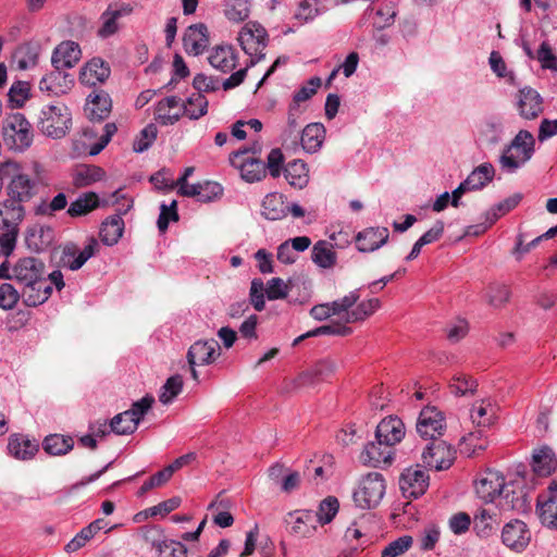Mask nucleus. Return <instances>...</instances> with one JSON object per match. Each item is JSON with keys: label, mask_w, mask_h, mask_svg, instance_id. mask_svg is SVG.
Instances as JSON below:
<instances>
[{"label": "nucleus", "mask_w": 557, "mask_h": 557, "mask_svg": "<svg viewBox=\"0 0 557 557\" xmlns=\"http://www.w3.org/2000/svg\"><path fill=\"white\" fill-rule=\"evenodd\" d=\"M41 166L34 163L33 178L25 169L15 161H7L0 164V178L8 181L9 197L20 202H27L38 194Z\"/></svg>", "instance_id": "nucleus-1"}, {"label": "nucleus", "mask_w": 557, "mask_h": 557, "mask_svg": "<svg viewBox=\"0 0 557 557\" xmlns=\"http://www.w3.org/2000/svg\"><path fill=\"white\" fill-rule=\"evenodd\" d=\"M535 152V138L531 132L521 129L507 144L498 158L500 170L507 174H513L523 168Z\"/></svg>", "instance_id": "nucleus-2"}, {"label": "nucleus", "mask_w": 557, "mask_h": 557, "mask_svg": "<svg viewBox=\"0 0 557 557\" xmlns=\"http://www.w3.org/2000/svg\"><path fill=\"white\" fill-rule=\"evenodd\" d=\"M72 116L69 108L62 102L46 104L38 116V127L52 138H62L70 129Z\"/></svg>", "instance_id": "nucleus-3"}, {"label": "nucleus", "mask_w": 557, "mask_h": 557, "mask_svg": "<svg viewBox=\"0 0 557 557\" xmlns=\"http://www.w3.org/2000/svg\"><path fill=\"white\" fill-rule=\"evenodd\" d=\"M238 42L244 52L251 58L248 66H253L265 57L263 50L268 46V33L261 24L249 22L240 29Z\"/></svg>", "instance_id": "nucleus-4"}, {"label": "nucleus", "mask_w": 557, "mask_h": 557, "mask_svg": "<svg viewBox=\"0 0 557 557\" xmlns=\"http://www.w3.org/2000/svg\"><path fill=\"white\" fill-rule=\"evenodd\" d=\"M3 140L8 147L20 152L32 145V126L23 114H12L4 121Z\"/></svg>", "instance_id": "nucleus-5"}, {"label": "nucleus", "mask_w": 557, "mask_h": 557, "mask_svg": "<svg viewBox=\"0 0 557 557\" xmlns=\"http://www.w3.org/2000/svg\"><path fill=\"white\" fill-rule=\"evenodd\" d=\"M385 493V481L381 473L370 472L363 476L354 492V502L362 509H370L380 504Z\"/></svg>", "instance_id": "nucleus-6"}, {"label": "nucleus", "mask_w": 557, "mask_h": 557, "mask_svg": "<svg viewBox=\"0 0 557 557\" xmlns=\"http://www.w3.org/2000/svg\"><path fill=\"white\" fill-rule=\"evenodd\" d=\"M507 482L502 472L487 469L482 472L475 481V493L478 497L488 504L496 498L500 499Z\"/></svg>", "instance_id": "nucleus-7"}, {"label": "nucleus", "mask_w": 557, "mask_h": 557, "mask_svg": "<svg viewBox=\"0 0 557 557\" xmlns=\"http://www.w3.org/2000/svg\"><path fill=\"white\" fill-rule=\"evenodd\" d=\"M12 276L22 286L36 283L46 276V265L35 257L20 258L12 267Z\"/></svg>", "instance_id": "nucleus-8"}, {"label": "nucleus", "mask_w": 557, "mask_h": 557, "mask_svg": "<svg viewBox=\"0 0 557 557\" xmlns=\"http://www.w3.org/2000/svg\"><path fill=\"white\" fill-rule=\"evenodd\" d=\"M162 530L151 527L145 531L144 539L159 553V557H186V546L174 540L162 539Z\"/></svg>", "instance_id": "nucleus-9"}, {"label": "nucleus", "mask_w": 557, "mask_h": 557, "mask_svg": "<svg viewBox=\"0 0 557 557\" xmlns=\"http://www.w3.org/2000/svg\"><path fill=\"white\" fill-rule=\"evenodd\" d=\"M445 421L443 413L435 407H426L421 410L418 422L417 432L424 440H438L443 435Z\"/></svg>", "instance_id": "nucleus-10"}, {"label": "nucleus", "mask_w": 557, "mask_h": 557, "mask_svg": "<svg viewBox=\"0 0 557 557\" xmlns=\"http://www.w3.org/2000/svg\"><path fill=\"white\" fill-rule=\"evenodd\" d=\"M422 461L429 468L445 470L453 463V451L444 441H431L422 451Z\"/></svg>", "instance_id": "nucleus-11"}, {"label": "nucleus", "mask_w": 557, "mask_h": 557, "mask_svg": "<svg viewBox=\"0 0 557 557\" xmlns=\"http://www.w3.org/2000/svg\"><path fill=\"white\" fill-rule=\"evenodd\" d=\"M429 486V475L419 468L406 469L399 478V488L407 498H418Z\"/></svg>", "instance_id": "nucleus-12"}, {"label": "nucleus", "mask_w": 557, "mask_h": 557, "mask_svg": "<svg viewBox=\"0 0 557 557\" xmlns=\"http://www.w3.org/2000/svg\"><path fill=\"white\" fill-rule=\"evenodd\" d=\"M98 248V242L94 237L89 238L86 246L81 250L75 244L64 246L61 262L63 267L76 271L81 269L88 259L95 256Z\"/></svg>", "instance_id": "nucleus-13"}, {"label": "nucleus", "mask_w": 557, "mask_h": 557, "mask_svg": "<svg viewBox=\"0 0 557 557\" xmlns=\"http://www.w3.org/2000/svg\"><path fill=\"white\" fill-rule=\"evenodd\" d=\"M25 218V208L23 202L8 198L0 202V227L4 233H14L17 238L18 225Z\"/></svg>", "instance_id": "nucleus-14"}, {"label": "nucleus", "mask_w": 557, "mask_h": 557, "mask_svg": "<svg viewBox=\"0 0 557 557\" xmlns=\"http://www.w3.org/2000/svg\"><path fill=\"white\" fill-rule=\"evenodd\" d=\"M531 540V533L527 524L521 520H511L502 530V542L508 548L521 552Z\"/></svg>", "instance_id": "nucleus-15"}, {"label": "nucleus", "mask_w": 557, "mask_h": 557, "mask_svg": "<svg viewBox=\"0 0 557 557\" xmlns=\"http://www.w3.org/2000/svg\"><path fill=\"white\" fill-rule=\"evenodd\" d=\"M133 12V7L128 3H112L101 14V26L97 34L100 38H109L119 30L117 20L127 16Z\"/></svg>", "instance_id": "nucleus-16"}, {"label": "nucleus", "mask_w": 557, "mask_h": 557, "mask_svg": "<svg viewBox=\"0 0 557 557\" xmlns=\"http://www.w3.org/2000/svg\"><path fill=\"white\" fill-rule=\"evenodd\" d=\"M220 356L219 343L214 339L197 341L187 351L189 366H206L212 363Z\"/></svg>", "instance_id": "nucleus-17"}, {"label": "nucleus", "mask_w": 557, "mask_h": 557, "mask_svg": "<svg viewBox=\"0 0 557 557\" xmlns=\"http://www.w3.org/2000/svg\"><path fill=\"white\" fill-rule=\"evenodd\" d=\"M393 448L382 441L370 442L360 454V461L364 466L382 467L391 465L393 460Z\"/></svg>", "instance_id": "nucleus-18"}, {"label": "nucleus", "mask_w": 557, "mask_h": 557, "mask_svg": "<svg viewBox=\"0 0 557 557\" xmlns=\"http://www.w3.org/2000/svg\"><path fill=\"white\" fill-rule=\"evenodd\" d=\"M498 506L505 510L524 512L529 509L528 495L519 482H507Z\"/></svg>", "instance_id": "nucleus-19"}, {"label": "nucleus", "mask_w": 557, "mask_h": 557, "mask_svg": "<svg viewBox=\"0 0 557 557\" xmlns=\"http://www.w3.org/2000/svg\"><path fill=\"white\" fill-rule=\"evenodd\" d=\"M389 232L387 227H367L356 235L357 249L360 252H373L388 242Z\"/></svg>", "instance_id": "nucleus-20"}, {"label": "nucleus", "mask_w": 557, "mask_h": 557, "mask_svg": "<svg viewBox=\"0 0 557 557\" xmlns=\"http://www.w3.org/2000/svg\"><path fill=\"white\" fill-rule=\"evenodd\" d=\"M518 110L521 117L534 120L543 112V98L531 87H524L518 94Z\"/></svg>", "instance_id": "nucleus-21"}, {"label": "nucleus", "mask_w": 557, "mask_h": 557, "mask_svg": "<svg viewBox=\"0 0 557 557\" xmlns=\"http://www.w3.org/2000/svg\"><path fill=\"white\" fill-rule=\"evenodd\" d=\"M406 433L405 424L398 417L384 418L376 426L375 440L382 441L392 448L399 443Z\"/></svg>", "instance_id": "nucleus-22"}, {"label": "nucleus", "mask_w": 557, "mask_h": 557, "mask_svg": "<svg viewBox=\"0 0 557 557\" xmlns=\"http://www.w3.org/2000/svg\"><path fill=\"white\" fill-rule=\"evenodd\" d=\"M81 54L78 44L72 40L62 41L53 50L51 63L58 70L71 69L81 60Z\"/></svg>", "instance_id": "nucleus-23"}, {"label": "nucleus", "mask_w": 557, "mask_h": 557, "mask_svg": "<svg viewBox=\"0 0 557 557\" xmlns=\"http://www.w3.org/2000/svg\"><path fill=\"white\" fill-rule=\"evenodd\" d=\"M112 109V100L108 92L95 89L87 97L85 112L92 121H102L109 116Z\"/></svg>", "instance_id": "nucleus-24"}, {"label": "nucleus", "mask_w": 557, "mask_h": 557, "mask_svg": "<svg viewBox=\"0 0 557 557\" xmlns=\"http://www.w3.org/2000/svg\"><path fill=\"white\" fill-rule=\"evenodd\" d=\"M110 73L111 70L107 62L100 58H94L81 70L79 81L83 85L94 87L106 82Z\"/></svg>", "instance_id": "nucleus-25"}, {"label": "nucleus", "mask_w": 557, "mask_h": 557, "mask_svg": "<svg viewBox=\"0 0 557 557\" xmlns=\"http://www.w3.org/2000/svg\"><path fill=\"white\" fill-rule=\"evenodd\" d=\"M183 41L185 51L188 54H201L209 44L207 26L202 23L189 26L184 35Z\"/></svg>", "instance_id": "nucleus-26"}, {"label": "nucleus", "mask_w": 557, "mask_h": 557, "mask_svg": "<svg viewBox=\"0 0 557 557\" xmlns=\"http://www.w3.org/2000/svg\"><path fill=\"white\" fill-rule=\"evenodd\" d=\"M52 293L51 284L47 277H42L36 283L23 286L21 295L25 306L37 307L48 300Z\"/></svg>", "instance_id": "nucleus-27"}, {"label": "nucleus", "mask_w": 557, "mask_h": 557, "mask_svg": "<svg viewBox=\"0 0 557 557\" xmlns=\"http://www.w3.org/2000/svg\"><path fill=\"white\" fill-rule=\"evenodd\" d=\"M74 85V78L71 74L63 72V70L54 69L52 72L45 75L39 82L40 90H46L54 95H62L67 92Z\"/></svg>", "instance_id": "nucleus-28"}, {"label": "nucleus", "mask_w": 557, "mask_h": 557, "mask_svg": "<svg viewBox=\"0 0 557 557\" xmlns=\"http://www.w3.org/2000/svg\"><path fill=\"white\" fill-rule=\"evenodd\" d=\"M180 102L181 99L176 96H170L160 100L154 110V120L161 125L175 124L183 114Z\"/></svg>", "instance_id": "nucleus-29"}, {"label": "nucleus", "mask_w": 557, "mask_h": 557, "mask_svg": "<svg viewBox=\"0 0 557 557\" xmlns=\"http://www.w3.org/2000/svg\"><path fill=\"white\" fill-rule=\"evenodd\" d=\"M209 63L222 73H228L236 67L237 53L232 46H218L208 57Z\"/></svg>", "instance_id": "nucleus-30"}, {"label": "nucleus", "mask_w": 557, "mask_h": 557, "mask_svg": "<svg viewBox=\"0 0 557 557\" xmlns=\"http://www.w3.org/2000/svg\"><path fill=\"white\" fill-rule=\"evenodd\" d=\"M261 207V214L270 221L282 220L288 214V205L285 203L284 196L278 193L268 194Z\"/></svg>", "instance_id": "nucleus-31"}, {"label": "nucleus", "mask_w": 557, "mask_h": 557, "mask_svg": "<svg viewBox=\"0 0 557 557\" xmlns=\"http://www.w3.org/2000/svg\"><path fill=\"white\" fill-rule=\"evenodd\" d=\"M8 450L16 459L28 460L37 453L38 444L24 435L13 434L9 438Z\"/></svg>", "instance_id": "nucleus-32"}, {"label": "nucleus", "mask_w": 557, "mask_h": 557, "mask_svg": "<svg viewBox=\"0 0 557 557\" xmlns=\"http://www.w3.org/2000/svg\"><path fill=\"white\" fill-rule=\"evenodd\" d=\"M532 468L540 476H548L557 468V460L553 449L543 446L533 453Z\"/></svg>", "instance_id": "nucleus-33"}, {"label": "nucleus", "mask_w": 557, "mask_h": 557, "mask_svg": "<svg viewBox=\"0 0 557 557\" xmlns=\"http://www.w3.org/2000/svg\"><path fill=\"white\" fill-rule=\"evenodd\" d=\"M325 128L321 123L308 124L300 134V143L305 151L309 153L317 152L324 140Z\"/></svg>", "instance_id": "nucleus-34"}, {"label": "nucleus", "mask_w": 557, "mask_h": 557, "mask_svg": "<svg viewBox=\"0 0 557 557\" xmlns=\"http://www.w3.org/2000/svg\"><path fill=\"white\" fill-rule=\"evenodd\" d=\"M104 171L97 165H77L72 174L73 185L77 188L90 186L104 177Z\"/></svg>", "instance_id": "nucleus-35"}, {"label": "nucleus", "mask_w": 557, "mask_h": 557, "mask_svg": "<svg viewBox=\"0 0 557 557\" xmlns=\"http://www.w3.org/2000/svg\"><path fill=\"white\" fill-rule=\"evenodd\" d=\"M284 176L292 187L302 189L309 182L307 164L301 160H293L284 169Z\"/></svg>", "instance_id": "nucleus-36"}, {"label": "nucleus", "mask_w": 557, "mask_h": 557, "mask_svg": "<svg viewBox=\"0 0 557 557\" xmlns=\"http://www.w3.org/2000/svg\"><path fill=\"white\" fill-rule=\"evenodd\" d=\"M311 259L319 268L331 269L337 262V255L331 243L319 240L312 247Z\"/></svg>", "instance_id": "nucleus-37"}, {"label": "nucleus", "mask_w": 557, "mask_h": 557, "mask_svg": "<svg viewBox=\"0 0 557 557\" xmlns=\"http://www.w3.org/2000/svg\"><path fill=\"white\" fill-rule=\"evenodd\" d=\"M123 231L124 221L120 214H115L102 223L99 235L104 245L113 246L122 237Z\"/></svg>", "instance_id": "nucleus-38"}, {"label": "nucleus", "mask_w": 557, "mask_h": 557, "mask_svg": "<svg viewBox=\"0 0 557 557\" xmlns=\"http://www.w3.org/2000/svg\"><path fill=\"white\" fill-rule=\"evenodd\" d=\"M495 176V168L490 162L476 166L463 181L470 190H479L485 187Z\"/></svg>", "instance_id": "nucleus-39"}, {"label": "nucleus", "mask_w": 557, "mask_h": 557, "mask_svg": "<svg viewBox=\"0 0 557 557\" xmlns=\"http://www.w3.org/2000/svg\"><path fill=\"white\" fill-rule=\"evenodd\" d=\"M335 371V363L330 360L318 362L312 370L301 373L297 379L299 386L313 385L318 380L330 376Z\"/></svg>", "instance_id": "nucleus-40"}, {"label": "nucleus", "mask_w": 557, "mask_h": 557, "mask_svg": "<svg viewBox=\"0 0 557 557\" xmlns=\"http://www.w3.org/2000/svg\"><path fill=\"white\" fill-rule=\"evenodd\" d=\"M499 522L496 513L481 509L474 516L473 529L480 537L486 539L495 533Z\"/></svg>", "instance_id": "nucleus-41"}, {"label": "nucleus", "mask_w": 557, "mask_h": 557, "mask_svg": "<svg viewBox=\"0 0 557 557\" xmlns=\"http://www.w3.org/2000/svg\"><path fill=\"white\" fill-rule=\"evenodd\" d=\"M480 137L488 145H497L504 135V123L500 119L490 117L481 123Z\"/></svg>", "instance_id": "nucleus-42"}, {"label": "nucleus", "mask_w": 557, "mask_h": 557, "mask_svg": "<svg viewBox=\"0 0 557 557\" xmlns=\"http://www.w3.org/2000/svg\"><path fill=\"white\" fill-rule=\"evenodd\" d=\"M98 206L99 198L97 194L88 191L77 197V199L70 205L67 213L73 218L82 216L91 212L92 210L98 208Z\"/></svg>", "instance_id": "nucleus-43"}, {"label": "nucleus", "mask_w": 557, "mask_h": 557, "mask_svg": "<svg viewBox=\"0 0 557 557\" xmlns=\"http://www.w3.org/2000/svg\"><path fill=\"white\" fill-rule=\"evenodd\" d=\"M381 307V301L377 298H370L356 304V307L347 313L344 319L345 323H356L364 321L367 318L372 315Z\"/></svg>", "instance_id": "nucleus-44"}, {"label": "nucleus", "mask_w": 557, "mask_h": 557, "mask_svg": "<svg viewBox=\"0 0 557 557\" xmlns=\"http://www.w3.org/2000/svg\"><path fill=\"white\" fill-rule=\"evenodd\" d=\"M449 388L455 396H470L476 392L478 382L468 374L458 373L453 376Z\"/></svg>", "instance_id": "nucleus-45"}, {"label": "nucleus", "mask_w": 557, "mask_h": 557, "mask_svg": "<svg viewBox=\"0 0 557 557\" xmlns=\"http://www.w3.org/2000/svg\"><path fill=\"white\" fill-rule=\"evenodd\" d=\"M315 518L317 516L312 510L297 512L294 525L292 527V532L304 537L310 536L317 528Z\"/></svg>", "instance_id": "nucleus-46"}, {"label": "nucleus", "mask_w": 557, "mask_h": 557, "mask_svg": "<svg viewBox=\"0 0 557 557\" xmlns=\"http://www.w3.org/2000/svg\"><path fill=\"white\" fill-rule=\"evenodd\" d=\"M208 100L207 98L200 94H193L183 104V113L187 115L190 120H198L208 112Z\"/></svg>", "instance_id": "nucleus-47"}, {"label": "nucleus", "mask_w": 557, "mask_h": 557, "mask_svg": "<svg viewBox=\"0 0 557 557\" xmlns=\"http://www.w3.org/2000/svg\"><path fill=\"white\" fill-rule=\"evenodd\" d=\"M300 111L297 109L296 104H290L288 114H287V126L284 129L282 137L284 144H289L290 146H296L299 139V119Z\"/></svg>", "instance_id": "nucleus-48"}, {"label": "nucleus", "mask_w": 557, "mask_h": 557, "mask_svg": "<svg viewBox=\"0 0 557 557\" xmlns=\"http://www.w3.org/2000/svg\"><path fill=\"white\" fill-rule=\"evenodd\" d=\"M74 442L70 436L49 435L44 441V449L53 456L64 455L73 448Z\"/></svg>", "instance_id": "nucleus-49"}, {"label": "nucleus", "mask_w": 557, "mask_h": 557, "mask_svg": "<svg viewBox=\"0 0 557 557\" xmlns=\"http://www.w3.org/2000/svg\"><path fill=\"white\" fill-rule=\"evenodd\" d=\"M494 412L488 400L482 399L472 405L470 418L478 426H488L493 422Z\"/></svg>", "instance_id": "nucleus-50"}, {"label": "nucleus", "mask_w": 557, "mask_h": 557, "mask_svg": "<svg viewBox=\"0 0 557 557\" xmlns=\"http://www.w3.org/2000/svg\"><path fill=\"white\" fill-rule=\"evenodd\" d=\"M265 174V164L259 159H248L240 166V176L248 183L259 182Z\"/></svg>", "instance_id": "nucleus-51"}, {"label": "nucleus", "mask_w": 557, "mask_h": 557, "mask_svg": "<svg viewBox=\"0 0 557 557\" xmlns=\"http://www.w3.org/2000/svg\"><path fill=\"white\" fill-rule=\"evenodd\" d=\"M154 403V397L152 395L147 394L141 399L133 403L132 407L128 410H125L121 413H119V417L116 418L115 423H117L119 420L122 418H129L134 417V419L139 424L140 420L144 418V416L149 411V409L152 407Z\"/></svg>", "instance_id": "nucleus-52"}, {"label": "nucleus", "mask_w": 557, "mask_h": 557, "mask_svg": "<svg viewBox=\"0 0 557 557\" xmlns=\"http://www.w3.org/2000/svg\"><path fill=\"white\" fill-rule=\"evenodd\" d=\"M248 0H228L225 4L224 14L231 22L239 23L249 16Z\"/></svg>", "instance_id": "nucleus-53"}, {"label": "nucleus", "mask_w": 557, "mask_h": 557, "mask_svg": "<svg viewBox=\"0 0 557 557\" xmlns=\"http://www.w3.org/2000/svg\"><path fill=\"white\" fill-rule=\"evenodd\" d=\"M339 508V503L337 498L329 496L325 499H323L320 505L319 509L315 513V522L320 524L330 523L333 518L336 516Z\"/></svg>", "instance_id": "nucleus-54"}, {"label": "nucleus", "mask_w": 557, "mask_h": 557, "mask_svg": "<svg viewBox=\"0 0 557 557\" xmlns=\"http://www.w3.org/2000/svg\"><path fill=\"white\" fill-rule=\"evenodd\" d=\"M537 504L542 522L549 528H557V498H539Z\"/></svg>", "instance_id": "nucleus-55"}, {"label": "nucleus", "mask_w": 557, "mask_h": 557, "mask_svg": "<svg viewBox=\"0 0 557 557\" xmlns=\"http://www.w3.org/2000/svg\"><path fill=\"white\" fill-rule=\"evenodd\" d=\"M183 389V379L181 375H173L166 380L164 385L161 387V392L159 395V400L168 405L173 401V399L182 392Z\"/></svg>", "instance_id": "nucleus-56"}, {"label": "nucleus", "mask_w": 557, "mask_h": 557, "mask_svg": "<svg viewBox=\"0 0 557 557\" xmlns=\"http://www.w3.org/2000/svg\"><path fill=\"white\" fill-rule=\"evenodd\" d=\"M22 298L21 293L10 283L0 285V308L4 311L13 310Z\"/></svg>", "instance_id": "nucleus-57"}, {"label": "nucleus", "mask_w": 557, "mask_h": 557, "mask_svg": "<svg viewBox=\"0 0 557 557\" xmlns=\"http://www.w3.org/2000/svg\"><path fill=\"white\" fill-rule=\"evenodd\" d=\"M360 298L359 289L351 290L349 294L344 297L332 301L333 310L336 315H341L344 313L343 320L347 317V313L350 312L351 309L355 308L357 301Z\"/></svg>", "instance_id": "nucleus-58"}, {"label": "nucleus", "mask_w": 557, "mask_h": 557, "mask_svg": "<svg viewBox=\"0 0 557 557\" xmlns=\"http://www.w3.org/2000/svg\"><path fill=\"white\" fill-rule=\"evenodd\" d=\"M30 86L27 82H15L9 89V101L14 107H22L29 97Z\"/></svg>", "instance_id": "nucleus-59"}, {"label": "nucleus", "mask_w": 557, "mask_h": 557, "mask_svg": "<svg viewBox=\"0 0 557 557\" xmlns=\"http://www.w3.org/2000/svg\"><path fill=\"white\" fill-rule=\"evenodd\" d=\"M158 129L153 124L147 125L134 140L133 150L135 152L146 151L157 138Z\"/></svg>", "instance_id": "nucleus-60"}, {"label": "nucleus", "mask_w": 557, "mask_h": 557, "mask_svg": "<svg viewBox=\"0 0 557 557\" xmlns=\"http://www.w3.org/2000/svg\"><path fill=\"white\" fill-rule=\"evenodd\" d=\"M176 207V200H173L169 206L165 203L160 206V214L157 221V225L160 232L164 233L168 230L170 221L178 220Z\"/></svg>", "instance_id": "nucleus-61"}, {"label": "nucleus", "mask_w": 557, "mask_h": 557, "mask_svg": "<svg viewBox=\"0 0 557 557\" xmlns=\"http://www.w3.org/2000/svg\"><path fill=\"white\" fill-rule=\"evenodd\" d=\"M289 293V286L280 277L268 281L265 294L269 300L284 299Z\"/></svg>", "instance_id": "nucleus-62"}, {"label": "nucleus", "mask_w": 557, "mask_h": 557, "mask_svg": "<svg viewBox=\"0 0 557 557\" xmlns=\"http://www.w3.org/2000/svg\"><path fill=\"white\" fill-rule=\"evenodd\" d=\"M412 544V537L404 535L391 542L381 554V557H397L407 552Z\"/></svg>", "instance_id": "nucleus-63"}, {"label": "nucleus", "mask_w": 557, "mask_h": 557, "mask_svg": "<svg viewBox=\"0 0 557 557\" xmlns=\"http://www.w3.org/2000/svg\"><path fill=\"white\" fill-rule=\"evenodd\" d=\"M536 59L541 63L543 69L557 70V57L553 52L550 45L547 41H543L537 50Z\"/></svg>", "instance_id": "nucleus-64"}]
</instances>
